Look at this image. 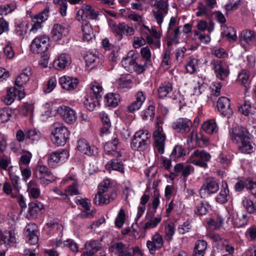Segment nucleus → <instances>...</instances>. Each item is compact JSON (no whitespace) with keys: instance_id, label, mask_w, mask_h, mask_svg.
Returning a JSON list of instances; mask_svg holds the SVG:
<instances>
[{"instance_id":"14","label":"nucleus","mask_w":256,"mask_h":256,"mask_svg":"<svg viewBox=\"0 0 256 256\" xmlns=\"http://www.w3.org/2000/svg\"><path fill=\"white\" fill-rule=\"evenodd\" d=\"M162 236L159 234H155L151 240L146 242V247L150 254H154L156 250L161 248L164 246Z\"/></svg>"},{"instance_id":"25","label":"nucleus","mask_w":256,"mask_h":256,"mask_svg":"<svg viewBox=\"0 0 256 256\" xmlns=\"http://www.w3.org/2000/svg\"><path fill=\"white\" fill-rule=\"evenodd\" d=\"M78 150L83 154L88 156H92L94 154V150L92 148L88 142L85 139H80L78 141Z\"/></svg>"},{"instance_id":"55","label":"nucleus","mask_w":256,"mask_h":256,"mask_svg":"<svg viewBox=\"0 0 256 256\" xmlns=\"http://www.w3.org/2000/svg\"><path fill=\"white\" fill-rule=\"evenodd\" d=\"M140 54L142 57L144 58L146 64H151V52L150 49L148 46L142 48L140 50Z\"/></svg>"},{"instance_id":"6","label":"nucleus","mask_w":256,"mask_h":256,"mask_svg":"<svg viewBox=\"0 0 256 256\" xmlns=\"http://www.w3.org/2000/svg\"><path fill=\"white\" fill-rule=\"evenodd\" d=\"M211 158L210 154L204 150H194L189 158L190 162L192 164L200 166L202 168H206L208 166L206 162Z\"/></svg>"},{"instance_id":"2","label":"nucleus","mask_w":256,"mask_h":256,"mask_svg":"<svg viewBox=\"0 0 256 256\" xmlns=\"http://www.w3.org/2000/svg\"><path fill=\"white\" fill-rule=\"evenodd\" d=\"M150 134L146 130H140L134 136L131 142V148L134 150L143 151L150 144Z\"/></svg>"},{"instance_id":"12","label":"nucleus","mask_w":256,"mask_h":256,"mask_svg":"<svg viewBox=\"0 0 256 256\" xmlns=\"http://www.w3.org/2000/svg\"><path fill=\"white\" fill-rule=\"evenodd\" d=\"M192 126V121L187 118H179L172 123V128L177 132L186 134L190 132Z\"/></svg>"},{"instance_id":"7","label":"nucleus","mask_w":256,"mask_h":256,"mask_svg":"<svg viewBox=\"0 0 256 256\" xmlns=\"http://www.w3.org/2000/svg\"><path fill=\"white\" fill-rule=\"evenodd\" d=\"M50 46L49 38L47 36L36 37L30 44V50L34 54H42L46 52Z\"/></svg>"},{"instance_id":"39","label":"nucleus","mask_w":256,"mask_h":256,"mask_svg":"<svg viewBox=\"0 0 256 256\" xmlns=\"http://www.w3.org/2000/svg\"><path fill=\"white\" fill-rule=\"evenodd\" d=\"M106 104L108 106L116 107L118 106L120 100V96L116 93H109L104 97Z\"/></svg>"},{"instance_id":"50","label":"nucleus","mask_w":256,"mask_h":256,"mask_svg":"<svg viewBox=\"0 0 256 256\" xmlns=\"http://www.w3.org/2000/svg\"><path fill=\"white\" fill-rule=\"evenodd\" d=\"M16 8L14 4L0 5V15H7L12 12Z\"/></svg>"},{"instance_id":"26","label":"nucleus","mask_w":256,"mask_h":256,"mask_svg":"<svg viewBox=\"0 0 256 256\" xmlns=\"http://www.w3.org/2000/svg\"><path fill=\"white\" fill-rule=\"evenodd\" d=\"M118 144V140L114 138L112 142H108L104 146V150L106 151L108 154H110L115 157L120 158L122 156V152L120 151H116V146Z\"/></svg>"},{"instance_id":"36","label":"nucleus","mask_w":256,"mask_h":256,"mask_svg":"<svg viewBox=\"0 0 256 256\" xmlns=\"http://www.w3.org/2000/svg\"><path fill=\"white\" fill-rule=\"evenodd\" d=\"M77 118L76 111L69 106H65V122L69 124H74Z\"/></svg>"},{"instance_id":"1","label":"nucleus","mask_w":256,"mask_h":256,"mask_svg":"<svg viewBox=\"0 0 256 256\" xmlns=\"http://www.w3.org/2000/svg\"><path fill=\"white\" fill-rule=\"evenodd\" d=\"M160 196L158 194L154 195L152 201V206L154 210H152L148 209L147 210L145 218L147 222L144 224L142 228L144 230L156 228L162 220V216H160L154 218L156 210L160 204Z\"/></svg>"},{"instance_id":"38","label":"nucleus","mask_w":256,"mask_h":256,"mask_svg":"<svg viewBox=\"0 0 256 256\" xmlns=\"http://www.w3.org/2000/svg\"><path fill=\"white\" fill-rule=\"evenodd\" d=\"M64 32V26L58 24L54 25L52 30V37L53 39L58 41L61 40Z\"/></svg>"},{"instance_id":"44","label":"nucleus","mask_w":256,"mask_h":256,"mask_svg":"<svg viewBox=\"0 0 256 256\" xmlns=\"http://www.w3.org/2000/svg\"><path fill=\"white\" fill-rule=\"evenodd\" d=\"M199 60L194 58H190L186 66V69L188 72L190 74L196 72L198 68Z\"/></svg>"},{"instance_id":"19","label":"nucleus","mask_w":256,"mask_h":256,"mask_svg":"<svg viewBox=\"0 0 256 256\" xmlns=\"http://www.w3.org/2000/svg\"><path fill=\"white\" fill-rule=\"evenodd\" d=\"M230 196L228 184L226 181H222L220 192L216 198V200L220 204H224L228 201Z\"/></svg>"},{"instance_id":"10","label":"nucleus","mask_w":256,"mask_h":256,"mask_svg":"<svg viewBox=\"0 0 256 256\" xmlns=\"http://www.w3.org/2000/svg\"><path fill=\"white\" fill-rule=\"evenodd\" d=\"M116 192H110L104 190H98L95 196L94 203L98 205L107 204L114 200L116 197Z\"/></svg>"},{"instance_id":"15","label":"nucleus","mask_w":256,"mask_h":256,"mask_svg":"<svg viewBox=\"0 0 256 256\" xmlns=\"http://www.w3.org/2000/svg\"><path fill=\"white\" fill-rule=\"evenodd\" d=\"M210 64L218 78L224 80L229 74L228 68L220 60H213Z\"/></svg>"},{"instance_id":"4","label":"nucleus","mask_w":256,"mask_h":256,"mask_svg":"<svg viewBox=\"0 0 256 256\" xmlns=\"http://www.w3.org/2000/svg\"><path fill=\"white\" fill-rule=\"evenodd\" d=\"M160 120L157 119L156 130L153 133V137L155 148L160 154H162L164 150L166 136L162 126H160Z\"/></svg>"},{"instance_id":"46","label":"nucleus","mask_w":256,"mask_h":256,"mask_svg":"<svg viewBox=\"0 0 256 256\" xmlns=\"http://www.w3.org/2000/svg\"><path fill=\"white\" fill-rule=\"evenodd\" d=\"M13 112L14 111L9 107L0 108V123L7 122Z\"/></svg>"},{"instance_id":"28","label":"nucleus","mask_w":256,"mask_h":256,"mask_svg":"<svg viewBox=\"0 0 256 256\" xmlns=\"http://www.w3.org/2000/svg\"><path fill=\"white\" fill-rule=\"evenodd\" d=\"M86 251L83 253V256H92L100 248V244L97 240H90L86 243Z\"/></svg>"},{"instance_id":"30","label":"nucleus","mask_w":256,"mask_h":256,"mask_svg":"<svg viewBox=\"0 0 256 256\" xmlns=\"http://www.w3.org/2000/svg\"><path fill=\"white\" fill-rule=\"evenodd\" d=\"M242 204L248 212L256 214V197L250 198L245 197L242 201Z\"/></svg>"},{"instance_id":"34","label":"nucleus","mask_w":256,"mask_h":256,"mask_svg":"<svg viewBox=\"0 0 256 256\" xmlns=\"http://www.w3.org/2000/svg\"><path fill=\"white\" fill-rule=\"evenodd\" d=\"M238 145L240 150L243 153L250 154L255 150L254 144L250 142L249 138L241 142Z\"/></svg>"},{"instance_id":"18","label":"nucleus","mask_w":256,"mask_h":256,"mask_svg":"<svg viewBox=\"0 0 256 256\" xmlns=\"http://www.w3.org/2000/svg\"><path fill=\"white\" fill-rule=\"evenodd\" d=\"M44 208V206L40 202L36 200L30 202L28 214L26 216V218L28 219L36 218L37 217L38 214Z\"/></svg>"},{"instance_id":"53","label":"nucleus","mask_w":256,"mask_h":256,"mask_svg":"<svg viewBox=\"0 0 256 256\" xmlns=\"http://www.w3.org/2000/svg\"><path fill=\"white\" fill-rule=\"evenodd\" d=\"M155 107L152 105L149 106L142 113V116L144 120H152L154 116Z\"/></svg>"},{"instance_id":"33","label":"nucleus","mask_w":256,"mask_h":256,"mask_svg":"<svg viewBox=\"0 0 256 256\" xmlns=\"http://www.w3.org/2000/svg\"><path fill=\"white\" fill-rule=\"evenodd\" d=\"M202 128L206 132L209 134H216L218 131V126L214 120L204 122L202 125Z\"/></svg>"},{"instance_id":"23","label":"nucleus","mask_w":256,"mask_h":256,"mask_svg":"<svg viewBox=\"0 0 256 256\" xmlns=\"http://www.w3.org/2000/svg\"><path fill=\"white\" fill-rule=\"evenodd\" d=\"M15 242L16 238L14 233L12 231L6 230L1 234L0 238V244L1 245L4 244L6 247H10L14 244Z\"/></svg>"},{"instance_id":"45","label":"nucleus","mask_w":256,"mask_h":256,"mask_svg":"<svg viewBox=\"0 0 256 256\" xmlns=\"http://www.w3.org/2000/svg\"><path fill=\"white\" fill-rule=\"evenodd\" d=\"M84 58L86 62V67L91 66L90 70L96 66V64H94L95 63L100 62V59L92 53L86 54L84 56Z\"/></svg>"},{"instance_id":"57","label":"nucleus","mask_w":256,"mask_h":256,"mask_svg":"<svg viewBox=\"0 0 256 256\" xmlns=\"http://www.w3.org/2000/svg\"><path fill=\"white\" fill-rule=\"evenodd\" d=\"M175 232L174 224L170 222L165 228L166 238L167 240L170 241Z\"/></svg>"},{"instance_id":"24","label":"nucleus","mask_w":256,"mask_h":256,"mask_svg":"<svg viewBox=\"0 0 256 256\" xmlns=\"http://www.w3.org/2000/svg\"><path fill=\"white\" fill-rule=\"evenodd\" d=\"M31 74L30 68H24L22 72L16 78L15 81L16 86L22 89V87L29 80V76Z\"/></svg>"},{"instance_id":"47","label":"nucleus","mask_w":256,"mask_h":256,"mask_svg":"<svg viewBox=\"0 0 256 256\" xmlns=\"http://www.w3.org/2000/svg\"><path fill=\"white\" fill-rule=\"evenodd\" d=\"M102 93V88L101 86L97 82H94L90 85V92L89 95L100 98Z\"/></svg>"},{"instance_id":"8","label":"nucleus","mask_w":256,"mask_h":256,"mask_svg":"<svg viewBox=\"0 0 256 256\" xmlns=\"http://www.w3.org/2000/svg\"><path fill=\"white\" fill-rule=\"evenodd\" d=\"M219 190V185L217 181L213 178H208L199 190V194L202 198H204L206 195L216 193Z\"/></svg>"},{"instance_id":"37","label":"nucleus","mask_w":256,"mask_h":256,"mask_svg":"<svg viewBox=\"0 0 256 256\" xmlns=\"http://www.w3.org/2000/svg\"><path fill=\"white\" fill-rule=\"evenodd\" d=\"M194 212L200 216L204 215L208 212V206L206 202L198 200H195Z\"/></svg>"},{"instance_id":"35","label":"nucleus","mask_w":256,"mask_h":256,"mask_svg":"<svg viewBox=\"0 0 256 256\" xmlns=\"http://www.w3.org/2000/svg\"><path fill=\"white\" fill-rule=\"evenodd\" d=\"M174 168L176 172H181L182 175L184 178L187 177L191 172H194L192 166L190 165L184 166L182 163L176 164Z\"/></svg>"},{"instance_id":"56","label":"nucleus","mask_w":256,"mask_h":256,"mask_svg":"<svg viewBox=\"0 0 256 256\" xmlns=\"http://www.w3.org/2000/svg\"><path fill=\"white\" fill-rule=\"evenodd\" d=\"M152 12L157 24L160 27H161L162 23L164 21V16L168 14V13L164 14V12H163L156 10H153Z\"/></svg>"},{"instance_id":"43","label":"nucleus","mask_w":256,"mask_h":256,"mask_svg":"<svg viewBox=\"0 0 256 256\" xmlns=\"http://www.w3.org/2000/svg\"><path fill=\"white\" fill-rule=\"evenodd\" d=\"M196 27L200 31L204 32L207 30L210 33L214 30V24L212 22L208 24L206 20H200L198 22Z\"/></svg>"},{"instance_id":"52","label":"nucleus","mask_w":256,"mask_h":256,"mask_svg":"<svg viewBox=\"0 0 256 256\" xmlns=\"http://www.w3.org/2000/svg\"><path fill=\"white\" fill-rule=\"evenodd\" d=\"M41 136L40 131L35 128L29 130L26 132V138L32 141H38Z\"/></svg>"},{"instance_id":"9","label":"nucleus","mask_w":256,"mask_h":256,"mask_svg":"<svg viewBox=\"0 0 256 256\" xmlns=\"http://www.w3.org/2000/svg\"><path fill=\"white\" fill-rule=\"evenodd\" d=\"M98 15V12L89 4H84L81 8L78 11L76 18L78 21L96 19Z\"/></svg>"},{"instance_id":"40","label":"nucleus","mask_w":256,"mask_h":256,"mask_svg":"<svg viewBox=\"0 0 256 256\" xmlns=\"http://www.w3.org/2000/svg\"><path fill=\"white\" fill-rule=\"evenodd\" d=\"M78 82V79L76 77L65 76V90L72 91L75 90Z\"/></svg>"},{"instance_id":"27","label":"nucleus","mask_w":256,"mask_h":256,"mask_svg":"<svg viewBox=\"0 0 256 256\" xmlns=\"http://www.w3.org/2000/svg\"><path fill=\"white\" fill-rule=\"evenodd\" d=\"M82 30L83 34V40L84 41L89 42L93 36L94 32L90 24L86 20H82Z\"/></svg>"},{"instance_id":"54","label":"nucleus","mask_w":256,"mask_h":256,"mask_svg":"<svg viewBox=\"0 0 256 256\" xmlns=\"http://www.w3.org/2000/svg\"><path fill=\"white\" fill-rule=\"evenodd\" d=\"M246 188L252 195L256 196V181L248 178L246 180Z\"/></svg>"},{"instance_id":"11","label":"nucleus","mask_w":256,"mask_h":256,"mask_svg":"<svg viewBox=\"0 0 256 256\" xmlns=\"http://www.w3.org/2000/svg\"><path fill=\"white\" fill-rule=\"evenodd\" d=\"M141 30L147 34L146 40L148 44H154L156 47L158 48L160 46L159 39L160 38V34L154 28H152L150 29L148 26L144 24L141 28Z\"/></svg>"},{"instance_id":"29","label":"nucleus","mask_w":256,"mask_h":256,"mask_svg":"<svg viewBox=\"0 0 256 256\" xmlns=\"http://www.w3.org/2000/svg\"><path fill=\"white\" fill-rule=\"evenodd\" d=\"M116 158H113L108 162L106 165V170L118 171L122 174L124 173V166L121 160L116 157Z\"/></svg>"},{"instance_id":"20","label":"nucleus","mask_w":256,"mask_h":256,"mask_svg":"<svg viewBox=\"0 0 256 256\" xmlns=\"http://www.w3.org/2000/svg\"><path fill=\"white\" fill-rule=\"evenodd\" d=\"M137 58L138 56L134 51H130L122 58V64L126 70L132 71V66L136 62Z\"/></svg>"},{"instance_id":"61","label":"nucleus","mask_w":256,"mask_h":256,"mask_svg":"<svg viewBox=\"0 0 256 256\" xmlns=\"http://www.w3.org/2000/svg\"><path fill=\"white\" fill-rule=\"evenodd\" d=\"M126 248L127 246L122 242H119L112 244L110 246V249L115 254L118 255L119 254L121 253Z\"/></svg>"},{"instance_id":"60","label":"nucleus","mask_w":256,"mask_h":256,"mask_svg":"<svg viewBox=\"0 0 256 256\" xmlns=\"http://www.w3.org/2000/svg\"><path fill=\"white\" fill-rule=\"evenodd\" d=\"M194 36H197V38L202 43L208 44L210 42V37L208 34H202L198 30H194Z\"/></svg>"},{"instance_id":"49","label":"nucleus","mask_w":256,"mask_h":256,"mask_svg":"<svg viewBox=\"0 0 256 256\" xmlns=\"http://www.w3.org/2000/svg\"><path fill=\"white\" fill-rule=\"evenodd\" d=\"M250 72L246 70H243L239 74L238 78V81L244 85L246 88L249 83Z\"/></svg>"},{"instance_id":"51","label":"nucleus","mask_w":256,"mask_h":256,"mask_svg":"<svg viewBox=\"0 0 256 256\" xmlns=\"http://www.w3.org/2000/svg\"><path fill=\"white\" fill-rule=\"evenodd\" d=\"M195 142L199 146L204 147L208 144V139L201 133L196 134Z\"/></svg>"},{"instance_id":"32","label":"nucleus","mask_w":256,"mask_h":256,"mask_svg":"<svg viewBox=\"0 0 256 256\" xmlns=\"http://www.w3.org/2000/svg\"><path fill=\"white\" fill-rule=\"evenodd\" d=\"M100 99L98 98V96L94 97L88 94L86 97L84 104L88 110L90 111H93L96 108L99 106Z\"/></svg>"},{"instance_id":"42","label":"nucleus","mask_w":256,"mask_h":256,"mask_svg":"<svg viewBox=\"0 0 256 256\" xmlns=\"http://www.w3.org/2000/svg\"><path fill=\"white\" fill-rule=\"evenodd\" d=\"M64 151V150L54 152L48 156V162L50 166L53 168L56 166L62 158L60 154H62Z\"/></svg>"},{"instance_id":"41","label":"nucleus","mask_w":256,"mask_h":256,"mask_svg":"<svg viewBox=\"0 0 256 256\" xmlns=\"http://www.w3.org/2000/svg\"><path fill=\"white\" fill-rule=\"evenodd\" d=\"M172 90V85L170 82H164L158 89V96L160 98H164Z\"/></svg>"},{"instance_id":"16","label":"nucleus","mask_w":256,"mask_h":256,"mask_svg":"<svg viewBox=\"0 0 256 256\" xmlns=\"http://www.w3.org/2000/svg\"><path fill=\"white\" fill-rule=\"evenodd\" d=\"M217 108L218 111L224 116L230 118L233 113L230 107V100L224 96H222L218 99L217 102Z\"/></svg>"},{"instance_id":"59","label":"nucleus","mask_w":256,"mask_h":256,"mask_svg":"<svg viewBox=\"0 0 256 256\" xmlns=\"http://www.w3.org/2000/svg\"><path fill=\"white\" fill-rule=\"evenodd\" d=\"M126 214L124 211L121 208L118 214V215L115 220V224L118 228H121L125 222Z\"/></svg>"},{"instance_id":"17","label":"nucleus","mask_w":256,"mask_h":256,"mask_svg":"<svg viewBox=\"0 0 256 256\" xmlns=\"http://www.w3.org/2000/svg\"><path fill=\"white\" fill-rule=\"evenodd\" d=\"M64 126L62 124L55 123L53 124L52 130L51 140L58 146H60L62 140L64 138V134H62Z\"/></svg>"},{"instance_id":"5","label":"nucleus","mask_w":256,"mask_h":256,"mask_svg":"<svg viewBox=\"0 0 256 256\" xmlns=\"http://www.w3.org/2000/svg\"><path fill=\"white\" fill-rule=\"evenodd\" d=\"M110 26L114 34L119 40L122 39L124 34L130 36L134 34L135 32V30L132 27L124 22L117 24L114 22H112L110 24Z\"/></svg>"},{"instance_id":"62","label":"nucleus","mask_w":256,"mask_h":256,"mask_svg":"<svg viewBox=\"0 0 256 256\" xmlns=\"http://www.w3.org/2000/svg\"><path fill=\"white\" fill-rule=\"evenodd\" d=\"M126 248L127 246L122 242H119L112 244L110 246V249L115 254L118 255L119 254L121 253Z\"/></svg>"},{"instance_id":"21","label":"nucleus","mask_w":256,"mask_h":256,"mask_svg":"<svg viewBox=\"0 0 256 256\" xmlns=\"http://www.w3.org/2000/svg\"><path fill=\"white\" fill-rule=\"evenodd\" d=\"M239 110L243 114L256 120V104L251 105L249 102H246L239 108Z\"/></svg>"},{"instance_id":"13","label":"nucleus","mask_w":256,"mask_h":256,"mask_svg":"<svg viewBox=\"0 0 256 256\" xmlns=\"http://www.w3.org/2000/svg\"><path fill=\"white\" fill-rule=\"evenodd\" d=\"M230 135L232 140L236 144L248 138V132L242 126H236L230 130Z\"/></svg>"},{"instance_id":"22","label":"nucleus","mask_w":256,"mask_h":256,"mask_svg":"<svg viewBox=\"0 0 256 256\" xmlns=\"http://www.w3.org/2000/svg\"><path fill=\"white\" fill-rule=\"evenodd\" d=\"M242 44L245 43L248 45H253L256 42V35L254 31L249 30H244L241 34Z\"/></svg>"},{"instance_id":"63","label":"nucleus","mask_w":256,"mask_h":256,"mask_svg":"<svg viewBox=\"0 0 256 256\" xmlns=\"http://www.w3.org/2000/svg\"><path fill=\"white\" fill-rule=\"evenodd\" d=\"M56 78L54 76L51 77L47 82L45 88L44 90V92L45 93L50 92L56 87Z\"/></svg>"},{"instance_id":"3","label":"nucleus","mask_w":256,"mask_h":256,"mask_svg":"<svg viewBox=\"0 0 256 256\" xmlns=\"http://www.w3.org/2000/svg\"><path fill=\"white\" fill-rule=\"evenodd\" d=\"M34 176L40 180V184L44 186H47L54 180L55 178L50 170L45 166L38 165L33 172Z\"/></svg>"},{"instance_id":"64","label":"nucleus","mask_w":256,"mask_h":256,"mask_svg":"<svg viewBox=\"0 0 256 256\" xmlns=\"http://www.w3.org/2000/svg\"><path fill=\"white\" fill-rule=\"evenodd\" d=\"M117 83L118 88L121 90L129 88L131 87L132 85L131 80L124 78H119L118 80Z\"/></svg>"},{"instance_id":"48","label":"nucleus","mask_w":256,"mask_h":256,"mask_svg":"<svg viewBox=\"0 0 256 256\" xmlns=\"http://www.w3.org/2000/svg\"><path fill=\"white\" fill-rule=\"evenodd\" d=\"M184 149L180 146H176L170 154V158L176 160L186 154Z\"/></svg>"},{"instance_id":"31","label":"nucleus","mask_w":256,"mask_h":256,"mask_svg":"<svg viewBox=\"0 0 256 256\" xmlns=\"http://www.w3.org/2000/svg\"><path fill=\"white\" fill-rule=\"evenodd\" d=\"M27 188L30 198H37L39 197L40 193V186L34 180H32L29 182L27 184Z\"/></svg>"},{"instance_id":"58","label":"nucleus","mask_w":256,"mask_h":256,"mask_svg":"<svg viewBox=\"0 0 256 256\" xmlns=\"http://www.w3.org/2000/svg\"><path fill=\"white\" fill-rule=\"evenodd\" d=\"M154 6L157 8L156 10H160L164 13H168V4L167 1L164 0H158L154 4Z\"/></svg>"}]
</instances>
